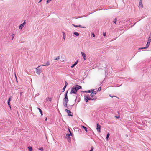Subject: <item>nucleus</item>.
Segmentation results:
<instances>
[{"label":"nucleus","instance_id":"obj_40","mask_svg":"<svg viewBox=\"0 0 151 151\" xmlns=\"http://www.w3.org/2000/svg\"><path fill=\"white\" fill-rule=\"evenodd\" d=\"M14 35V34H12V38H13Z\"/></svg>","mask_w":151,"mask_h":151},{"label":"nucleus","instance_id":"obj_13","mask_svg":"<svg viewBox=\"0 0 151 151\" xmlns=\"http://www.w3.org/2000/svg\"><path fill=\"white\" fill-rule=\"evenodd\" d=\"M93 91H94V89H91V90H90L88 91H83V92L91 93V92H94Z\"/></svg>","mask_w":151,"mask_h":151},{"label":"nucleus","instance_id":"obj_25","mask_svg":"<svg viewBox=\"0 0 151 151\" xmlns=\"http://www.w3.org/2000/svg\"><path fill=\"white\" fill-rule=\"evenodd\" d=\"M63 39H64L65 40V34L63 32Z\"/></svg>","mask_w":151,"mask_h":151},{"label":"nucleus","instance_id":"obj_29","mask_svg":"<svg viewBox=\"0 0 151 151\" xmlns=\"http://www.w3.org/2000/svg\"><path fill=\"white\" fill-rule=\"evenodd\" d=\"M72 25H73V26L75 27H78V25H75L73 24H72Z\"/></svg>","mask_w":151,"mask_h":151},{"label":"nucleus","instance_id":"obj_42","mask_svg":"<svg viewBox=\"0 0 151 151\" xmlns=\"http://www.w3.org/2000/svg\"><path fill=\"white\" fill-rule=\"evenodd\" d=\"M45 120L47 121V118H46V119H45Z\"/></svg>","mask_w":151,"mask_h":151},{"label":"nucleus","instance_id":"obj_22","mask_svg":"<svg viewBox=\"0 0 151 151\" xmlns=\"http://www.w3.org/2000/svg\"><path fill=\"white\" fill-rule=\"evenodd\" d=\"M74 34L75 35L77 36H78L79 35V34L77 32H74Z\"/></svg>","mask_w":151,"mask_h":151},{"label":"nucleus","instance_id":"obj_24","mask_svg":"<svg viewBox=\"0 0 151 151\" xmlns=\"http://www.w3.org/2000/svg\"><path fill=\"white\" fill-rule=\"evenodd\" d=\"M116 21H117V19L116 18L115 19H114V21H113V22H114V23H115V24H116Z\"/></svg>","mask_w":151,"mask_h":151},{"label":"nucleus","instance_id":"obj_11","mask_svg":"<svg viewBox=\"0 0 151 151\" xmlns=\"http://www.w3.org/2000/svg\"><path fill=\"white\" fill-rule=\"evenodd\" d=\"M72 89H76V90H79L81 88V87L80 86L76 85L75 87H73L72 88Z\"/></svg>","mask_w":151,"mask_h":151},{"label":"nucleus","instance_id":"obj_5","mask_svg":"<svg viewBox=\"0 0 151 151\" xmlns=\"http://www.w3.org/2000/svg\"><path fill=\"white\" fill-rule=\"evenodd\" d=\"M69 131L70 134H67L66 135V138L68 140V141L70 140V135H71V132L70 131L69 129Z\"/></svg>","mask_w":151,"mask_h":151},{"label":"nucleus","instance_id":"obj_38","mask_svg":"<svg viewBox=\"0 0 151 151\" xmlns=\"http://www.w3.org/2000/svg\"><path fill=\"white\" fill-rule=\"evenodd\" d=\"M20 94L21 95H22V92H21L20 93Z\"/></svg>","mask_w":151,"mask_h":151},{"label":"nucleus","instance_id":"obj_39","mask_svg":"<svg viewBox=\"0 0 151 151\" xmlns=\"http://www.w3.org/2000/svg\"><path fill=\"white\" fill-rule=\"evenodd\" d=\"M42 1V0H40V1H39V3L41 2Z\"/></svg>","mask_w":151,"mask_h":151},{"label":"nucleus","instance_id":"obj_18","mask_svg":"<svg viewBox=\"0 0 151 151\" xmlns=\"http://www.w3.org/2000/svg\"><path fill=\"white\" fill-rule=\"evenodd\" d=\"M110 135V134H109V133H107V137H106V140H107L108 139L109 137V136Z\"/></svg>","mask_w":151,"mask_h":151},{"label":"nucleus","instance_id":"obj_19","mask_svg":"<svg viewBox=\"0 0 151 151\" xmlns=\"http://www.w3.org/2000/svg\"><path fill=\"white\" fill-rule=\"evenodd\" d=\"M77 61L76 62V63H75L74 64H73V65H71V68H73V67H74L77 64Z\"/></svg>","mask_w":151,"mask_h":151},{"label":"nucleus","instance_id":"obj_27","mask_svg":"<svg viewBox=\"0 0 151 151\" xmlns=\"http://www.w3.org/2000/svg\"><path fill=\"white\" fill-rule=\"evenodd\" d=\"M11 98V96H10V97H9V99H8V102H10V101Z\"/></svg>","mask_w":151,"mask_h":151},{"label":"nucleus","instance_id":"obj_33","mask_svg":"<svg viewBox=\"0 0 151 151\" xmlns=\"http://www.w3.org/2000/svg\"><path fill=\"white\" fill-rule=\"evenodd\" d=\"M67 83L66 82V83H65V85L64 86H65L66 87V86H67Z\"/></svg>","mask_w":151,"mask_h":151},{"label":"nucleus","instance_id":"obj_34","mask_svg":"<svg viewBox=\"0 0 151 151\" xmlns=\"http://www.w3.org/2000/svg\"><path fill=\"white\" fill-rule=\"evenodd\" d=\"M8 105L9 106V107H10V108H11V107H10V104H9V102H8Z\"/></svg>","mask_w":151,"mask_h":151},{"label":"nucleus","instance_id":"obj_3","mask_svg":"<svg viewBox=\"0 0 151 151\" xmlns=\"http://www.w3.org/2000/svg\"><path fill=\"white\" fill-rule=\"evenodd\" d=\"M96 99V97H94L92 98H90L88 96H85V99L86 100V102H88V100H95Z\"/></svg>","mask_w":151,"mask_h":151},{"label":"nucleus","instance_id":"obj_36","mask_svg":"<svg viewBox=\"0 0 151 151\" xmlns=\"http://www.w3.org/2000/svg\"><path fill=\"white\" fill-rule=\"evenodd\" d=\"M116 118L118 119L119 118V116H116Z\"/></svg>","mask_w":151,"mask_h":151},{"label":"nucleus","instance_id":"obj_20","mask_svg":"<svg viewBox=\"0 0 151 151\" xmlns=\"http://www.w3.org/2000/svg\"><path fill=\"white\" fill-rule=\"evenodd\" d=\"M29 151H32V148L31 147H28Z\"/></svg>","mask_w":151,"mask_h":151},{"label":"nucleus","instance_id":"obj_12","mask_svg":"<svg viewBox=\"0 0 151 151\" xmlns=\"http://www.w3.org/2000/svg\"><path fill=\"white\" fill-rule=\"evenodd\" d=\"M81 54H82V56H83V58L84 60H85L86 58V55L85 53L82 52H81Z\"/></svg>","mask_w":151,"mask_h":151},{"label":"nucleus","instance_id":"obj_1","mask_svg":"<svg viewBox=\"0 0 151 151\" xmlns=\"http://www.w3.org/2000/svg\"><path fill=\"white\" fill-rule=\"evenodd\" d=\"M151 42V33L150 34H149V37H148V40H147V43L146 44V46L145 47H144L143 48H140V49H146L147 48V47H148L149 46V45L150 43Z\"/></svg>","mask_w":151,"mask_h":151},{"label":"nucleus","instance_id":"obj_37","mask_svg":"<svg viewBox=\"0 0 151 151\" xmlns=\"http://www.w3.org/2000/svg\"><path fill=\"white\" fill-rule=\"evenodd\" d=\"M49 101H51V98H49Z\"/></svg>","mask_w":151,"mask_h":151},{"label":"nucleus","instance_id":"obj_15","mask_svg":"<svg viewBox=\"0 0 151 151\" xmlns=\"http://www.w3.org/2000/svg\"><path fill=\"white\" fill-rule=\"evenodd\" d=\"M82 127L83 128V129H84V130H85L86 132H87V129L85 126H82Z\"/></svg>","mask_w":151,"mask_h":151},{"label":"nucleus","instance_id":"obj_21","mask_svg":"<svg viewBox=\"0 0 151 151\" xmlns=\"http://www.w3.org/2000/svg\"><path fill=\"white\" fill-rule=\"evenodd\" d=\"M78 27H80V28H86V27H85V26H81L80 25H78Z\"/></svg>","mask_w":151,"mask_h":151},{"label":"nucleus","instance_id":"obj_8","mask_svg":"<svg viewBox=\"0 0 151 151\" xmlns=\"http://www.w3.org/2000/svg\"><path fill=\"white\" fill-rule=\"evenodd\" d=\"M78 90V89H72L71 88V91H70V93H76L77 92V91Z\"/></svg>","mask_w":151,"mask_h":151},{"label":"nucleus","instance_id":"obj_14","mask_svg":"<svg viewBox=\"0 0 151 151\" xmlns=\"http://www.w3.org/2000/svg\"><path fill=\"white\" fill-rule=\"evenodd\" d=\"M96 94V92H93L91 93V97L92 98L95 97V96H94V95Z\"/></svg>","mask_w":151,"mask_h":151},{"label":"nucleus","instance_id":"obj_4","mask_svg":"<svg viewBox=\"0 0 151 151\" xmlns=\"http://www.w3.org/2000/svg\"><path fill=\"white\" fill-rule=\"evenodd\" d=\"M42 72V67L40 66H39L36 68V73L37 74L40 75Z\"/></svg>","mask_w":151,"mask_h":151},{"label":"nucleus","instance_id":"obj_9","mask_svg":"<svg viewBox=\"0 0 151 151\" xmlns=\"http://www.w3.org/2000/svg\"><path fill=\"white\" fill-rule=\"evenodd\" d=\"M143 7V5L142 4V0H139V8H142Z\"/></svg>","mask_w":151,"mask_h":151},{"label":"nucleus","instance_id":"obj_6","mask_svg":"<svg viewBox=\"0 0 151 151\" xmlns=\"http://www.w3.org/2000/svg\"><path fill=\"white\" fill-rule=\"evenodd\" d=\"M65 111L67 112V113H68V115L71 116H73V114L71 113L70 111L66 109H65Z\"/></svg>","mask_w":151,"mask_h":151},{"label":"nucleus","instance_id":"obj_28","mask_svg":"<svg viewBox=\"0 0 151 151\" xmlns=\"http://www.w3.org/2000/svg\"><path fill=\"white\" fill-rule=\"evenodd\" d=\"M52 0H47V4L49 3Z\"/></svg>","mask_w":151,"mask_h":151},{"label":"nucleus","instance_id":"obj_2","mask_svg":"<svg viewBox=\"0 0 151 151\" xmlns=\"http://www.w3.org/2000/svg\"><path fill=\"white\" fill-rule=\"evenodd\" d=\"M68 101L69 100H68V97H67V91L66 92V94H65V97L63 99V101L64 102V104H65V107H67V104Z\"/></svg>","mask_w":151,"mask_h":151},{"label":"nucleus","instance_id":"obj_7","mask_svg":"<svg viewBox=\"0 0 151 151\" xmlns=\"http://www.w3.org/2000/svg\"><path fill=\"white\" fill-rule=\"evenodd\" d=\"M100 128H101L100 125H99V124L98 123L97 124L96 129H97V130L98 132H99V133H100L101 132Z\"/></svg>","mask_w":151,"mask_h":151},{"label":"nucleus","instance_id":"obj_32","mask_svg":"<svg viewBox=\"0 0 151 151\" xmlns=\"http://www.w3.org/2000/svg\"><path fill=\"white\" fill-rule=\"evenodd\" d=\"M93 147H91V150L90 151H93Z\"/></svg>","mask_w":151,"mask_h":151},{"label":"nucleus","instance_id":"obj_16","mask_svg":"<svg viewBox=\"0 0 151 151\" xmlns=\"http://www.w3.org/2000/svg\"><path fill=\"white\" fill-rule=\"evenodd\" d=\"M50 65V62L49 61H48L47 62V63H46V65H43V66H48Z\"/></svg>","mask_w":151,"mask_h":151},{"label":"nucleus","instance_id":"obj_35","mask_svg":"<svg viewBox=\"0 0 151 151\" xmlns=\"http://www.w3.org/2000/svg\"><path fill=\"white\" fill-rule=\"evenodd\" d=\"M92 36H93V37H94L95 36V35H94V33H92Z\"/></svg>","mask_w":151,"mask_h":151},{"label":"nucleus","instance_id":"obj_43","mask_svg":"<svg viewBox=\"0 0 151 151\" xmlns=\"http://www.w3.org/2000/svg\"><path fill=\"white\" fill-rule=\"evenodd\" d=\"M16 75L15 74V76H16ZM15 77L16 78V76H15Z\"/></svg>","mask_w":151,"mask_h":151},{"label":"nucleus","instance_id":"obj_17","mask_svg":"<svg viewBox=\"0 0 151 151\" xmlns=\"http://www.w3.org/2000/svg\"><path fill=\"white\" fill-rule=\"evenodd\" d=\"M38 110H39V111H40V113H41V116H42L43 114H42V110H41V109H40L39 108H38Z\"/></svg>","mask_w":151,"mask_h":151},{"label":"nucleus","instance_id":"obj_41","mask_svg":"<svg viewBox=\"0 0 151 151\" xmlns=\"http://www.w3.org/2000/svg\"><path fill=\"white\" fill-rule=\"evenodd\" d=\"M110 96L111 97H113V96H111L110 95Z\"/></svg>","mask_w":151,"mask_h":151},{"label":"nucleus","instance_id":"obj_23","mask_svg":"<svg viewBox=\"0 0 151 151\" xmlns=\"http://www.w3.org/2000/svg\"><path fill=\"white\" fill-rule=\"evenodd\" d=\"M59 59V56H57L56 58L54 60H58Z\"/></svg>","mask_w":151,"mask_h":151},{"label":"nucleus","instance_id":"obj_30","mask_svg":"<svg viewBox=\"0 0 151 151\" xmlns=\"http://www.w3.org/2000/svg\"><path fill=\"white\" fill-rule=\"evenodd\" d=\"M101 90V87H99L98 88V91H100Z\"/></svg>","mask_w":151,"mask_h":151},{"label":"nucleus","instance_id":"obj_31","mask_svg":"<svg viewBox=\"0 0 151 151\" xmlns=\"http://www.w3.org/2000/svg\"><path fill=\"white\" fill-rule=\"evenodd\" d=\"M103 36H106V33H105L104 32V33H103Z\"/></svg>","mask_w":151,"mask_h":151},{"label":"nucleus","instance_id":"obj_26","mask_svg":"<svg viewBox=\"0 0 151 151\" xmlns=\"http://www.w3.org/2000/svg\"><path fill=\"white\" fill-rule=\"evenodd\" d=\"M66 86H64L63 88V91L64 92L65 91V88H66Z\"/></svg>","mask_w":151,"mask_h":151},{"label":"nucleus","instance_id":"obj_10","mask_svg":"<svg viewBox=\"0 0 151 151\" xmlns=\"http://www.w3.org/2000/svg\"><path fill=\"white\" fill-rule=\"evenodd\" d=\"M25 24V22L24 21V22H23V23L21 24L20 25L19 27V29H22V28L24 26V25Z\"/></svg>","mask_w":151,"mask_h":151}]
</instances>
